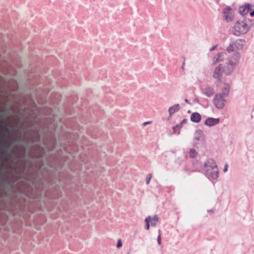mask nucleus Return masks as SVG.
Listing matches in <instances>:
<instances>
[{"instance_id": "f257e3e1", "label": "nucleus", "mask_w": 254, "mask_h": 254, "mask_svg": "<svg viewBox=\"0 0 254 254\" xmlns=\"http://www.w3.org/2000/svg\"><path fill=\"white\" fill-rule=\"evenodd\" d=\"M232 71L226 64H220L214 68L213 77L218 81H221L223 74L226 76L231 75Z\"/></svg>"}, {"instance_id": "f03ea898", "label": "nucleus", "mask_w": 254, "mask_h": 254, "mask_svg": "<svg viewBox=\"0 0 254 254\" xmlns=\"http://www.w3.org/2000/svg\"><path fill=\"white\" fill-rule=\"evenodd\" d=\"M250 29V25L245 21H237L233 27V34L236 36L246 34Z\"/></svg>"}, {"instance_id": "7ed1b4c3", "label": "nucleus", "mask_w": 254, "mask_h": 254, "mask_svg": "<svg viewBox=\"0 0 254 254\" xmlns=\"http://www.w3.org/2000/svg\"><path fill=\"white\" fill-rule=\"evenodd\" d=\"M5 136L4 131H0V143L2 146L0 148V153L1 154V156L7 154V149L12 146V143L7 138L4 137Z\"/></svg>"}, {"instance_id": "20e7f679", "label": "nucleus", "mask_w": 254, "mask_h": 254, "mask_svg": "<svg viewBox=\"0 0 254 254\" xmlns=\"http://www.w3.org/2000/svg\"><path fill=\"white\" fill-rule=\"evenodd\" d=\"M240 59V53L239 52H236L233 53L229 57L228 62L225 64L229 67L232 72L235 70L236 66L238 64Z\"/></svg>"}, {"instance_id": "39448f33", "label": "nucleus", "mask_w": 254, "mask_h": 254, "mask_svg": "<svg viewBox=\"0 0 254 254\" xmlns=\"http://www.w3.org/2000/svg\"><path fill=\"white\" fill-rule=\"evenodd\" d=\"M225 97L222 94H216L213 99L212 102L215 107L218 110L224 108L225 105Z\"/></svg>"}, {"instance_id": "423d86ee", "label": "nucleus", "mask_w": 254, "mask_h": 254, "mask_svg": "<svg viewBox=\"0 0 254 254\" xmlns=\"http://www.w3.org/2000/svg\"><path fill=\"white\" fill-rule=\"evenodd\" d=\"M37 192L35 195L34 196V198L40 200L43 195L46 194V191L47 190L45 183L43 181H40L39 185L37 187Z\"/></svg>"}, {"instance_id": "0eeeda50", "label": "nucleus", "mask_w": 254, "mask_h": 254, "mask_svg": "<svg viewBox=\"0 0 254 254\" xmlns=\"http://www.w3.org/2000/svg\"><path fill=\"white\" fill-rule=\"evenodd\" d=\"M204 171L205 175L209 180L213 179L216 180L219 177V170L218 167H215L213 169L208 168V169L204 170Z\"/></svg>"}, {"instance_id": "6e6552de", "label": "nucleus", "mask_w": 254, "mask_h": 254, "mask_svg": "<svg viewBox=\"0 0 254 254\" xmlns=\"http://www.w3.org/2000/svg\"><path fill=\"white\" fill-rule=\"evenodd\" d=\"M232 8L230 6H228L224 8L223 11V19L224 21L229 22L233 20L234 15L232 13Z\"/></svg>"}, {"instance_id": "1a4fd4ad", "label": "nucleus", "mask_w": 254, "mask_h": 254, "mask_svg": "<svg viewBox=\"0 0 254 254\" xmlns=\"http://www.w3.org/2000/svg\"><path fill=\"white\" fill-rule=\"evenodd\" d=\"M200 89L201 93L208 98L215 94L214 89L209 85H206L205 87H200Z\"/></svg>"}, {"instance_id": "9d476101", "label": "nucleus", "mask_w": 254, "mask_h": 254, "mask_svg": "<svg viewBox=\"0 0 254 254\" xmlns=\"http://www.w3.org/2000/svg\"><path fill=\"white\" fill-rule=\"evenodd\" d=\"M217 167L215 161L212 158H207L204 162L203 166L204 170L208 169V168L213 169Z\"/></svg>"}, {"instance_id": "9b49d317", "label": "nucleus", "mask_w": 254, "mask_h": 254, "mask_svg": "<svg viewBox=\"0 0 254 254\" xmlns=\"http://www.w3.org/2000/svg\"><path fill=\"white\" fill-rule=\"evenodd\" d=\"M252 9V5L246 3L245 5L240 6L239 9L240 14L242 16H246L247 13Z\"/></svg>"}, {"instance_id": "f8f14e48", "label": "nucleus", "mask_w": 254, "mask_h": 254, "mask_svg": "<svg viewBox=\"0 0 254 254\" xmlns=\"http://www.w3.org/2000/svg\"><path fill=\"white\" fill-rule=\"evenodd\" d=\"M219 118H213L212 117H209L207 118L205 121L204 125L208 127H212L219 124Z\"/></svg>"}, {"instance_id": "ddd939ff", "label": "nucleus", "mask_w": 254, "mask_h": 254, "mask_svg": "<svg viewBox=\"0 0 254 254\" xmlns=\"http://www.w3.org/2000/svg\"><path fill=\"white\" fill-rule=\"evenodd\" d=\"M231 88V85L229 83H225L224 84V86L222 89V92L219 94H222V96L225 97H227L230 93V90Z\"/></svg>"}, {"instance_id": "4468645a", "label": "nucleus", "mask_w": 254, "mask_h": 254, "mask_svg": "<svg viewBox=\"0 0 254 254\" xmlns=\"http://www.w3.org/2000/svg\"><path fill=\"white\" fill-rule=\"evenodd\" d=\"M224 61L223 54L222 52L218 53L213 58L212 64L216 65L219 62Z\"/></svg>"}, {"instance_id": "2eb2a0df", "label": "nucleus", "mask_w": 254, "mask_h": 254, "mask_svg": "<svg viewBox=\"0 0 254 254\" xmlns=\"http://www.w3.org/2000/svg\"><path fill=\"white\" fill-rule=\"evenodd\" d=\"M190 121L195 123H199L201 119V115L198 112H193L190 115Z\"/></svg>"}, {"instance_id": "dca6fc26", "label": "nucleus", "mask_w": 254, "mask_h": 254, "mask_svg": "<svg viewBox=\"0 0 254 254\" xmlns=\"http://www.w3.org/2000/svg\"><path fill=\"white\" fill-rule=\"evenodd\" d=\"M235 46L234 47L236 48V50H241L243 48L244 46V44L245 43V40L244 39H237L235 41H233Z\"/></svg>"}, {"instance_id": "f3484780", "label": "nucleus", "mask_w": 254, "mask_h": 254, "mask_svg": "<svg viewBox=\"0 0 254 254\" xmlns=\"http://www.w3.org/2000/svg\"><path fill=\"white\" fill-rule=\"evenodd\" d=\"M180 110V105L179 104H175L174 105L170 107L168 109V112L170 116H171L175 113L179 111Z\"/></svg>"}, {"instance_id": "a211bd4d", "label": "nucleus", "mask_w": 254, "mask_h": 254, "mask_svg": "<svg viewBox=\"0 0 254 254\" xmlns=\"http://www.w3.org/2000/svg\"><path fill=\"white\" fill-rule=\"evenodd\" d=\"M5 129L6 131L7 132H8L9 134V135L7 139H8V141H10V142H11L12 143V145L13 144V143L16 141V138L12 135L11 132L9 128L5 127Z\"/></svg>"}, {"instance_id": "6ab92c4d", "label": "nucleus", "mask_w": 254, "mask_h": 254, "mask_svg": "<svg viewBox=\"0 0 254 254\" xmlns=\"http://www.w3.org/2000/svg\"><path fill=\"white\" fill-rule=\"evenodd\" d=\"M234 46L235 45L233 42H231L229 45L226 48L227 52L229 53H230L236 51L237 50L236 48L234 47Z\"/></svg>"}, {"instance_id": "aec40b11", "label": "nucleus", "mask_w": 254, "mask_h": 254, "mask_svg": "<svg viewBox=\"0 0 254 254\" xmlns=\"http://www.w3.org/2000/svg\"><path fill=\"white\" fill-rule=\"evenodd\" d=\"M158 221V217L157 215H153L152 219L150 218L151 225L152 226H155L157 224V222Z\"/></svg>"}, {"instance_id": "412c9836", "label": "nucleus", "mask_w": 254, "mask_h": 254, "mask_svg": "<svg viewBox=\"0 0 254 254\" xmlns=\"http://www.w3.org/2000/svg\"><path fill=\"white\" fill-rule=\"evenodd\" d=\"M202 134H203V131L201 130H200V129L197 130L195 133V136L194 137V141L195 140H196V141L199 140L200 139V136Z\"/></svg>"}, {"instance_id": "4be33fe9", "label": "nucleus", "mask_w": 254, "mask_h": 254, "mask_svg": "<svg viewBox=\"0 0 254 254\" xmlns=\"http://www.w3.org/2000/svg\"><path fill=\"white\" fill-rule=\"evenodd\" d=\"M150 218H151V216H147V217L145 218V222L146 223V224L144 226V228L147 230H148L149 229V228H150Z\"/></svg>"}, {"instance_id": "5701e85b", "label": "nucleus", "mask_w": 254, "mask_h": 254, "mask_svg": "<svg viewBox=\"0 0 254 254\" xmlns=\"http://www.w3.org/2000/svg\"><path fill=\"white\" fill-rule=\"evenodd\" d=\"M190 156L191 158H195L197 155L198 154V153L196 151L195 149L191 148L190 150Z\"/></svg>"}, {"instance_id": "b1692460", "label": "nucleus", "mask_w": 254, "mask_h": 254, "mask_svg": "<svg viewBox=\"0 0 254 254\" xmlns=\"http://www.w3.org/2000/svg\"><path fill=\"white\" fill-rule=\"evenodd\" d=\"M41 140V136L38 133L37 135L32 138V141L33 142H38L40 143Z\"/></svg>"}, {"instance_id": "393cba45", "label": "nucleus", "mask_w": 254, "mask_h": 254, "mask_svg": "<svg viewBox=\"0 0 254 254\" xmlns=\"http://www.w3.org/2000/svg\"><path fill=\"white\" fill-rule=\"evenodd\" d=\"M187 122V120L186 119H184L183 120L180 122L179 124L176 126V127H179V129L181 128L183 126V124H186Z\"/></svg>"}, {"instance_id": "a878e982", "label": "nucleus", "mask_w": 254, "mask_h": 254, "mask_svg": "<svg viewBox=\"0 0 254 254\" xmlns=\"http://www.w3.org/2000/svg\"><path fill=\"white\" fill-rule=\"evenodd\" d=\"M152 178V175L151 174H148L146 176V184L148 185L150 183V181Z\"/></svg>"}, {"instance_id": "bb28decb", "label": "nucleus", "mask_w": 254, "mask_h": 254, "mask_svg": "<svg viewBox=\"0 0 254 254\" xmlns=\"http://www.w3.org/2000/svg\"><path fill=\"white\" fill-rule=\"evenodd\" d=\"M21 148H22L21 156L23 157H24L26 155V149L25 147L24 146H22Z\"/></svg>"}, {"instance_id": "cd10ccee", "label": "nucleus", "mask_w": 254, "mask_h": 254, "mask_svg": "<svg viewBox=\"0 0 254 254\" xmlns=\"http://www.w3.org/2000/svg\"><path fill=\"white\" fill-rule=\"evenodd\" d=\"M45 181L47 182V184L49 186L54 185L56 182L55 180H51L50 179L46 180Z\"/></svg>"}, {"instance_id": "c85d7f7f", "label": "nucleus", "mask_w": 254, "mask_h": 254, "mask_svg": "<svg viewBox=\"0 0 254 254\" xmlns=\"http://www.w3.org/2000/svg\"><path fill=\"white\" fill-rule=\"evenodd\" d=\"M122 245H123V244H122V240L121 239L118 240V242H117V246H116L117 248H120L121 247H122Z\"/></svg>"}, {"instance_id": "c756f323", "label": "nucleus", "mask_w": 254, "mask_h": 254, "mask_svg": "<svg viewBox=\"0 0 254 254\" xmlns=\"http://www.w3.org/2000/svg\"><path fill=\"white\" fill-rule=\"evenodd\" d=\"M246 22H247L249 24V25H250V28L254 25L253 19H248V20L246 21Z\"/></svg>"}, {"instance_id": "7c9ffc66", "label": "nucleus", "mask_w": 254, "mask_h": 254, "mask_svg": "<svg viewBox=\"0 0 254 254\" xmlns=\"http://www.w3.org/2000/svg\"><path fill=\"white\" fill-rule=\"evenodd\" d=\"M159 235L157 237V243L159 245H160L161 244V234L160 233V230L159 231Z\"/></svg>"}, {"instance_id": "2f4dec72", "label": "nucleus", "mask_w": 254, "mask_h": 254, "mask_svg": "<svg viewBox=\"0 0 254 254\" xmlns=\"http://www.w3.org/2000/svg\"><path fill=\"white\" fill-rule=\"evenodd\" d=\"M174 133H177V134H180V129H179V127H176V126L173 127Z\"/></svg>"}, {"instance_id": "473e14b6", "label": "nucleus", "mask_w": 254, "mask_h": 254, "mask_svg": "<svg viewBox=\"0 0 254 254\" xmlns=\"http://www.w3.org/2000/svg\"><path fill=\"white\" fill-rule=\"evenodd\" d=\"M228 164L227 163L225 164L224 167L223 171L224 172H226L228 171Z\"/></svg>"}, {"instance_id": "72a5a7b5", "label": "nucleus", "mask_w": 254, "mask_h": 254, "mask_svg": "<svg viewBox=\"0 0 254 254\" xmlns=\"http://www.w3.org/2000/svg\"><path fill=\"white\" fill-rule=\"evenodd\" d=\"M193 101L195 103H198V104H199V99L198 97V96H195V98H194L193 99Z\"/></svg>"}, {"instance_id": "f704fd0d", "label": "nucleus", "mask_w": 254, "mask_h": 254, "mask_svg": "<svg viewBox=\"0 0 254 254\" xmlns=\"http://www.w3.org/2000/svg\"><path fill=\"white\" fill-rule=\"evenodd\" d=\"M5 164L4 163H2L0 164V170L2 171L5 168Z\"/></svg>"}, {"instance_id": "c9c22d12", "label": "nucleus", "mask_w": 254, "mask_h": 254, "mask_svg": "<svg viewBox=\"0 0 254 254\" xmlns=\"http://www.w3.org/2000/svg\"><path fill=\"white\" fill-rule=\"evenodd\" d=\"M217 46H218V45H217V44L215 45H213V46H212V47L210 48L209 50H210V51H212L214 50L217 48Z\"/></svg>"}, {"instance_id": "e433bc0d", "label": "nucleus", "mask_w": 254, "mask_h": 254, "mask_svg": "<svg viewBox=\"0 0 254 254\" xmlns=\"http://www.w3.org/2000/svg\"><path fill=\"white\" fill-rule=\"evenodd\" d=\"M183 171H184L186 173L188 174H190V172H191V171H190L188 169H186V168H184L183 169ZM192 172H194L193 171H192Z\"/></svg>"}, {"instance_id": "4c0bfd02", "label": "nucleus", "mask_w": 254, "mask_h": 254, "mask_svg": "<svg viewBox=\"0 0 254 254\" xmlns=\"http://www.w3.org/2000/svg\"><path fill=\"white\" fill-rule=\"evenodd\" d=\"M150 123H151V122H149V121L146 122H144V123L142 124V126H145L146 125H148V124H150Z\"/></svg>"}, {"instance_id": "58836bf2", "label": "nucleus", "mask_w": 254, "mask_h": 254, "mask_svg": "<svg viewBox=\"0 0 254 254\" xmlns=\"http://www.w3.org/2000/svg\"><path fill=\"white\" fill-rule=\"evenodd\" d=\"M184 62L183 63V65H182V69L183 70H184V65H185V57H184Z\"/></svg>"}, {"instance_id": "ea45409f", "label": "nucleus", "mask_w": 254, "mask_h": 254, "mask_svg": "<svg viewBox=\"0 0 254 254\" xmlns=\"http://www.w3.org/2000/svg\"><path fill=\"white\" fill-rule=\"evenodd\" d=\"M250 14L251 16H254V10H253V11H251Z\"/></svg>"}, {"instance_id": "a19ab883", "label": "nucleus", "mask_w": 254, "mask_h": 254, "mask_svg": "<svg viewBox=\"0 0 254 254\" xmlns=\"http://www.w3.org/2000/svg\"><path fill=\"white\" fill-rule=\"evenodd\" d=\"M185 102L186 103H188V104H189V100H188V99L187 98H186V99H185Z\"/></svg>"}, {"instance_id": "79ce46f5", "label": "nucleus", "mask_w": 254, "mask_h": 254, "mask_svg": "<svg viewBox=\"0 0 254 254\" xmlns=\"http://www.w3.org/2000/svg\"><path fill=\"white\" fill-rule=\"evenodd\" d=\"M2 175V171L0 170V177Z\"/></svg>"}, {"instance_id": "37998d69", "label": "nucleus", "mask_w": 254, "mask_h": 254, "mask_svg": "<svg viewBox=\"0 0 254 254\" xmlns=\"http://www.w3.org/2000/svg\"><path fill=\"white\" fill-rule=\"evenodd\" d=\"M213 211V210H212V209H210V210H207V211H208V212H211V211Z\"/></svg>"}, {"instance_id": "c03bdc74", "label": "nucleus", "mask_w": 254, "mask_h": 254, "mask_svg": "<svg viewBox=\"0 0 254 254\" xmlns=\"http://www.w3.org/2000/svg\"><path fill=\"white\" fill-rule=\"evenodd\" d=\"M31 166L32 168L33 169V167L32 164H31Z\"/></svg>"}, {"instance_id": "a18cd8bd", "label": "nucleus", "mask_w": 254, "mask_h": 254, "mask_svg": "<svg viewBox=\"0 0 254 254\" xmlns=\"http://www.w3.org/2000/svg\"><path fill=\"white\" fill-rule=\"evenodd\" d=\"M127 254H129V252H128V253H127Z\"/></svg>"}]
</instances>
